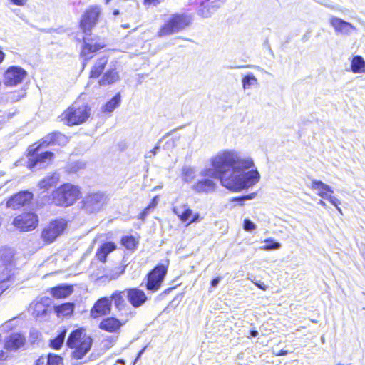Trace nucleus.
Segmentation results:
<instances>
[{
    "label": "nucleus",
    "mask_w": 365,
    "mask_h": 365,
    "mask_svg": "<svg viewBox=\"0 0 365 365\" xmlns=\"http://www.w3.org/2000/svg\"><path fill=\"white\" fill-rule=\"evenodd\" d=\"M211 168L200 171L205 178L219 179L222 186L239 191L251 185V161L235 151H224L211 160Z\"/></svg>",
    "instance_id": "obj_1"
},
{
    "label": "nucleus",
    "mask_w": 365,
    "mask_h": 365,
    "mask_svg": "<svg viewBox=\"0 0 365 365\" xmlns=\"http://www.w3.org/2000/svg\"><path fill=\"white\" fill-rule=\"evenodd\" d=\"M92 339L86 335L83 329H78L69 335L66 344L68 347L74 349L71 356L73 359H81L91 349Z\"/></svg>",
    "instance_id": "obj_2"
},
{
    "label": "nucleus",
    "mask_w": 365,
    "mask_h": 365,
    "mask_svg": "<svg viewBox=\"0 0 365 365\" xmlns=\"http://www.w3.org/2000/svg\"><path fill=\"white\" fill-rule=\"evenodd\" d=\"M78 186L71 183H64L52 192L53 202L60 207H67L73 205L81 196Z\"/></svg>",
    "instance_id": "obj_3"
},
{
    "label": "nucleus",
    "mask_w": 365,
    "mask_h": 365,
    "mask_svg": "<svg viewBox=\"0 0 365 365\" xmlns=\"http://www.w3.org/2000/svg\"><path fill=\"white\" fill-rule=\"evenodd\" d=\"M47 147L46 145L35 143L28 149L29 161L28 166L31 169H41L47 166L52 161L53 153L50 151L39 153L41 148Z\"/></svg>",
    "instance_id": "obj_4"
},
{
    "label": "nucleus",
    "mask_w": 365,
    "mask_h": 365,
    "mask_svg": "<svg viewBox=\"0 0 365 365\" xmlns=\"http://www.w3.org/2000/svg\"><path fill=\"white\" fill-rule=\"evenodd\" d=\"M90 115V110L86 106L72 105L63 113V120L68 125H78L84 123Z\"/></svg>",
    "instance_id": "obj_5"
},
{
    "label": "nucleus",
    "mask_w": 365,
    "mask_h": 365,
    "mask_svg": "<svg viewBox=\"0 0 365 365\" xmlns=\"http://www.w3.org/2000/svg\"><path fill=\"white\" fill-rule=\"evenodd\" d=\"M107 201L108 197L103 192L88 193L82 201L83 208L90 213L96 212L103 208Z\"/></svg>",
    "instance_id": "obj_6"
},
{
    "label": "nucleus",
    "mask_w": 365,
    "mask_h": 365,
    "mask_svg": "<svg viewBox=\"0 0 365 365\" xmlns=\"http://www.w3.org/2000/svg\"><path fill=\"white\" fill-rule=\"evenodd\" d=\"M66 227L67 222L64 219L52 221L43 230L41 238L46 243H51L63 232Z\"/></svg>",
    "instance_id": "obj_7"
},
{
    "label": "nucleus",
    "mask_w": 365,
    "mask_h": 365,
    "mask_svg": "<svg viewBox=\"0 0 365 365\" xmlns=\"http://www.w3.org/2000/svg\"><path fill=\"white\" fill-rule=\"evenodd\" d=\"M105 46V42L100 38L85 35L81 56L84 58V61H88L93 57L94 53Z\"/></svg>",
    "instance_id": "obj_8"
},
{
    "label": "nucleus",
    "mask_w": 365,
    "mask_h": 365,
    "mask_svg": "<svg viewBox=\"0 0 365 365\" xmlns=\"http://www.w3.org/2000/svg\"><path fill=\"white\" fill-rule=\"evenodd\" d=\"M126 297L125 289L121 292L116 291L111 296V301H113L115 308L119 312L120 317H125L130 319L135 315V312L126 303L125 297Z\"/></svg>",
    "instance_id": "obj_9"
},
{
    "label": "nucleus",
    "mask_w": 365,
    "mask_h": 365,
    "mask_svg": "<svg viewBox=\"0 0 365 365\" xmlns=\"http://www.w3.org/2000/svg\"><path fill=\"white\" fill-rule=\"evenodd\" d=\"M100 13L98 6H91L85 11L80 22L81 29L85 35L91 36V30L96 24Z\"/></svg>",
    "instance_id": "obj_10"
},
{
    "label": "nucleus",
    "mask_w": 365,
    "mask_h": 365,
    "mask_svg": "<svg viewBox=\"0 0 365 365\" xmlns=\"http://www.w3.org/2000/svg\"><path fill=\"white\" fill-rule=\"evenodd\" d=\"M167 273V267L158 265L148 275L146 287L148 290L156 292L159 289Z\"/></svg>",
    "instance_id": "obj_11"
},
{
    "label": "nucleus",
    "mask_w": 365,
    "mask_h": 365,
    "mask_svg": "<svg viewBox=\"0 0 365 365\" xmlns=\"http://www.w3.org/2000/svg\"><path fill=\"white\" fill-rule=\"evenodd\" d=\"M310 188L312 190H316L319 196L324 199L328 200L332 205H334L339 211L341 212L338 205L340 204V201L336 197L332 196L333 190L331 188L320 180H312Z\"/></svg>",
    "instance_id": "obj_12"
},
{
    "label": "nucleus",
    "mask_w": 365,
    "mask_h": 365,
    "mask_svg": "<svg viewBox=\"0 0 365 365\" xmlns=\"http://www.w3.org/2000/svg\"><path fill=\"white\" fill-rule=\"evenodd\" d=\"M38 217L32 212H26L16 217L13 225L21 231L32 230L38 225Z\"/></svg>",
    "instance_id": "obj_13"
},
{
    "label": "nucleus",
    "mask_w": 365,
    "mask_h": 365,
    "mask_svg": "<svg viewBox=\"0 0 365 365\" xmlns=\"http://www.w3.org/2000/svg\"><path fill=\"white\" fill-rule=\"evenodd\" d=\"M27 76V72L19 66H10L4 73L6 86H14L21 83Z\"/></svg>",
    "instance_id": "obj_14"
},
{
    "label": "nucleus",
    "mask_w": 365,
    "mask_h": 365,
    "mask_svg": "<svg viewBox=\"0 0 365 365\" xmlns=\"http://www.w3.org/2000/svg\"><path fill=\"white\" fill-rule=\"evenodd\" d=\"M224 1L225 0H200L197 14L204 19L209 18L222 5Z\"/></svg>",
    "instance_id": "obj_15"
},
{
    "label": "nucleus",
    "mask_w": 365,
    "mask_h": 365,
    "mask_svg": "<svg viewBox=\"0 0 365 365\" xmlns=\"http://www.w3.org/2000/svg\"><path fill=\"white\" fill-rule=\"evenodd\" d=\"M178 32L187 28L192 22V16L187 14H173L168 16Z\"/></svg>",
    "instance_id": "obj_16"
},
{
    "label": "nucleus",
    "mask_w": 365,
    "mask_h": 365,
    "mask_svg": "<svg viewBox=\"0 0 365 365\" xmlns=\"http://www.w3.org/2000/svg\"><path fill=\"white\" fill-rule=\"evenodd\" d=\"M33 195L29 191L19 192L12 196L6 202L7 207L17 210L26 205L32 199Z\"/></svg>",
    "instance_id": "obj_17"
},
{
    "label": "nucleus",
    "mask_w": 365,
    "mask_h": 365,
    "mask_svg": "<svg viewBox=\"0 0 365 365\" xmlns=\"http://www.w3.org/2000/svg\"><path fill=\"white\" fill-rule=\"evenodd\" d=\"M111 300L107 297L99 299L93 305L90 312L93 318H98L110 313Z\"/></svg>",
    "instance_id": "obj_18"
},
{
    "label": "nucleus",
    "mask_w": 365,
    "mask_h": 365,
    "mask_svg": "<svg viewBox=\"0 0 365 365\" xmlns=\"http://www.w3.org/2000/svg\"><path fill=\"white\" fill-rule=\"evenodd\" d=\"M125 292L128 302L135 308L142 306L147 300L145 292L139 289H125Z\"/></svg>",
    "instance_id": "obj_19"
},
{
    "label": "nucleus",
    "mask_w": 365,
    "mask_h": 365,
    "mask_svg": "<svg viewBox=\"0 0 365 365\" xmlns=\"http://www.w3.org/2000/svg\"><path fill=\"white\" fill-rule=\"evenodd\" d=\"M128 320L125 317H121L120 319L115 317H108L100 323L99 328L108 332H115Z\"/></svg>",
    "instance_id": "obj_20"
},
{
    "label": "nucleus",
    "mask_w": 365,
    "mask_h": 365,
    "mask_svg": "<svg viewBox=\"0 0 365 365\" xmlns=\"http://www.w3.org/2000/svg\"><path fill=\"white\" fill-rule=\"evenodd\" d=\"M216 188V184L213 180L204 178L198 180L192 186V190L197 193L205 192L208 193L215 191Z\"/></svg>",
    "instance_id": "obj_21"
},
{
    "label": "nucleus",
    "mask_w": 365,
    "mask_h": 365,
    "mask_svg": "<svg viewBox=\"0 0 365 365\" xmlns=\"http://www.w3.org/2000/svg\"><path fill=\"white\" fill-rule=\"evenodd\" d=\"M68 139L64 135L60 133H53L42 138L41 145H46L47 146L56 144L63 145H66Z\"/></svg>",
    "instance_id": "obj_22"
},
{
    "label": "nucleus",
    "mask_w": 365,
    "mask_h": 365,
    "mask_svg": "<svg viewBox=\"0 0 365 365\" xmlns=\"http://www.w3.org/2000/svg\"><path fill=\"white\" fill-rule=\"evenodd\" d=\"M329 22L331 26L338 33H347L354 29L351 24L337 17H331Z\"/></svg>",
    "instance_id": "obj_23"
},
{
    "label": "nucleus",
    "mask_w": 365,
    "mask_h": 365,
    "mask_svg": "<svg viewBox=\"0 0 365 365\" xmlns=\"http://www.w3.org/2000/svg\"><path fill=\"white\" fill-rule=\"evenodd\" d=\"M173 211L182 222L187 221L192 216V210L185 204L173 207Z\"/></svg>",
    "instance_id": "obj_24"
},
{
    "label": "nucleus",
    "mask_w": 365,
    "mask_h": 365,
    "mask_svg": "<svg viewBox=\"0 0 365 365\" xmlns=\"http://www.w3.org/2000/svg\"><path fill=\"white\" fill-rule=\"evenodd\" d=\"M116 248L113 242H108L103 243L96 252V257L101 262H106L107 255Z\"/></svg>",
    "instance_id": "obj_25"
},
{
    "label": "nucleus",
    "mask_w": 365,
    "mask_h": 365,
    "mask_svg": "<svg viewBox=\"0 0 365 365\" xmlns=\"http://www.w3.org/2000/svg\"><path fill=\"white\" fill-rule=\"evenodd\" d=\"M179 33L168 18L165 19L164 24L159 28L156 36L160 38L170 36Z\"/></svg>",
    "instance_id": "obj_26"
},
{
    "label": "nucleus",
    "mask_w": 365,
    "mask_h": 365,
    "mask_svg": "<svg viewBox=\"0 0 365 365\" xmlns=\"http://www.w3.org/2000/svg\"><path fill=\"white\" fill-rule=\"evenodd\" d=\"M25 338L20 334L15 333L10 336L6 341V346L11 350H16L24 344Z\"/></svg>",
    "instance_id": "obj_27"
},
{
    "label": "nucleus",
    "mask_w": 365,
    "mask_h": 365,
    "mask_svg": "<svg viewBox=\"0 0 365 365\" xmlns=\"http://www.w3.org/2000/svg\"><path fill=\"white\" fill-rule=\"evenodd\" d=\"M14 257V251L11 248L4 247L0 250V260L2 265L5 266V269L11 270V262Z\"/></svg>",
    "instance_id": "obj_28"
},
{
    "label": "nucleus",
    "mask_w": 365,
    "mask_h": 365,
    "mask_svg": "<svg viewBox=\"0 0 365 365\" xmlns=\"http://www.w3.org/2000/svg\"><path fill=\"white\" fill-rule=\"evenodd\" d=\"M59 178V174L57 173L49 174L39 182L38 186L41 189H48L56 185Z\"/></svg>",
    "instance_id": "obj_29"
},
{
    "label": "nucleus",
    "mask_w": 365,
    "mask_h": 365,
    "mask_svg": "<svg viewBox=\"0 0 365 365\" xmlns=\"http://www.w3.org/2000/svg\"><path fill=\"white\" fill-rule=\"evenodd\" d=\"M73 292L72 286L61 285L51 289V293L56 298H66Z\"/></svg>",
    "instance_id": "obj_30"
},
{
    "label": "nucleus",
    "mask_w": 365,
    "mask_h": 365,
    "mask_svg": "<svg viewBox=\"0 0 365 365\" xmlns=\"http://www.w3.org/2000/svg\"><path fill=\"white\" fill-rule=\"evenodd\" d=\"M107 63L108 57L106 56H103L97 59L91 71V77L98 78L104 70L105 66L107 64Z\"/></svg>",
    "instance_id": "obj_31"
},
{
    "label": "nucleus",
    "mask_w": 365,
    "mask_h": 365,
    "mask_svg": "<svg viewBox=\"0 0 365 365\" xmlns=\"http://www.w3.org/2000/svg\"><path fill=\"white\" fill-rule=\"evenodd\" d=\"M351 69L354 73H365V61L360 56H354L351 62Z\"/></svg>",
    "instance_id": "obj_32"
},
{
    "label": "nucleus",
    "mask_w": 365,
    "mask_h": 365,
    "mask_svg": "<svg viewBox=\"0 0 365 365\" xmlns=\"http://www.w3.org/2000/svg\"><path fill=\"white\" fill-rule=\"evenodd\" d=\"M119 79L118 72L115 69H110L106 72L103 78L99 81L101 86H106L115 83Z\"/></svg>",
    "instance_id": "obj_33"
},
{
    "label": "nucleus",
    "mask_w": 365,
    "mask_h": 365,
    "mask_svg": "<svg viewBox=\"0 0 365 365\" xmlns=\"http://www.w3.org/2000/svg\"><path fill=\"white\" fill-rule=\"evenodd\" d=\"M120 101V94L117 93L111 100L107 102V103L102 107V111L103 113H112L117 107L119 106Z\"/></svg>",
    "instance_id": "obj_34"
},
{
    "label": "nucleus",
    "mask_w": 365,
    "mask_h": 365,
    "mask_svg": "<svg viewBox=\"0 0 365 365\" xmlns=\"http://www.w3.org/2000/svg\"><path fill=\"white\" fill-rule=\"evenodd\" d=\"M74 309V304L68 302L55 307V312L58 316L66 317L71 315Z\"/></svg>",
    "instance_id": "obj_35"
},
{
    "label": "nucleus",
    "mask_w": 365,
    "mask_h": 365,
    "mask_svg": "<svg viewBox=\"0 0 365 365\" xmlns=\"http://www.w3.org/2000/svg\"><path fill=\"white\" fill-rule=\"evenodd\" d=\"M196 176V172L194 168L190 166H183L182 168V179L183 182L189 183L192 182Z\"/></svg>",
    "instance_id": "obj_36"
},
{
    "label": "nucleus",
    "mask_w": 365,
    "mask_h": 365,
    "mask_svg": "<svg viewBox=\"0 0 365 365\" xmlns=\"http://www.w3.org/2000/svg\"><path fill=\"white\" fill-rule=\"evenodd\" d=\"M31 307L33 309L32 314L35 317H41L46 314L47 307L43 302H36Z\"/></svg>",
    "instance_id": "obj_37"
},
{
    "label": "nucleus",
    "mask_w": 365,
    "mask_h": 365,
    "mask_svg": "<svg viewBox=\"0 0 365 365\" xmlns=\"http://www.w3.org/2000/svg\"><path fill=\"white\" fill-rule=\"evenodd\" d=\"M66 334V331L63 330L56 338L51 340L50 345L55 349H58L61 347Z\"/></svg>",
    "instance_id": "obj_38"
},
{
    "label": "nucleus",
    "mask_w": 365,
    "mask_h": 365,
    "mask_svg": "<svg viewBox=\"0 0 365 365\" xmlns=\"http://www.w3.org/2000/svg\"><path fill=\"white\" fill-rule=\"evenodd\" d=\"M281 247L279 242H276L273 238H267L264 241L263 249L266 250H277Z\"/></svg>",
    "instance_id": "obj_39"
},
{
    "label": "nucleus",
    "mask_w": 365,
    "mask_h": 365,
    "mask_svg": "<svg viewBox=\"0 0 365 365\" xmlns=\"http://www.w3.org/2000/svg\"><path fill=\"white\" fill-rule=\"evenodd\" d=\"M122 244L128 250H133L135 248L137 242L134 237L126 236L122 238Z\"/></svg>",
    "instance_id": "obj_40"
},
{
    "label": "nucleus",
    "mask_w": 365,
    "mask_h": 365,
    "mask_svg": "<svg viewBox=\"0 0 365 365\" xmlns=\"http://www.w3.org/2000/svg\"><path fill=\"white\" fill-rule=\"evenodd\" d=\"M47 365H63L62 358L58 355L49 354Z\"/></svg>",
    "instance_id": "obj_41"
},
{
    "label": "nucleus",
    "mask_w": 365,
    "mask_h": 365,
    "mask_svg": "<svg viewBox=\"0 0 365 365\" xmlns=\"http://www.w3.org/2000/svg\"><path fill=\"white\" fill-rule=\"evenodd\" d=\"M9 274L7 273L5 276H2L0 277V295L4 292V291L6 289V287L4 284L6 280H8L9 278Z\"/></svg>",
    "instance_id": "obj_42"
},
{
    "label": "nucleus",
    "mask_w": 365,
    "mask_h": 365,
    "mask_svg": "<svg viewBox=\"0 0 365 365\" xmlns=\"http://www.w3.org/2000/svg\"><path fill=\"white\" fill-rule=\"evenodd\" d=\"M125 267H126L125 266H122V267H118V271L111 275L110 279H117L119 276L123 274L125 272Z\"/></svg>",
    "instance_id": "obj_43"
},
{
    "label": "nucleus",
    "mask_w": 365,
    "mask_h": 365,
    "mask_svg": "<svg viewBox=\"0 0 365 365\" xmlns=\"http://www.w3.org/2000/svg\"><path fill=\"white\" fill-rule=\"evenodd\" d=\"M13 328V326L11 324V321H8L3 324L1 326H0V331H9L11 330Z\"/></svg>",
    "instance_id": "obj_44"
},
{
    "label": "nucleus",
    "mask_w": 365,
    "mask_h": 365,
    "mask_svg": "<svg viewBox=\"0 0 365 365\" xmlns=\"http://www.w3.org/2000/svg\"><path fill=\"white\" fill-rule=\"evenodd\" d=\"M242 84L244 89H247L250 88V86L251 85V76L247 75L244 77L242 80Z\"/></svg>",
    "instance_id": "obj_45"
},
{
    "label": "nucleus",
    "mask_w": 365,
    "mask_h": 365,
    "mask_svg": "<svg viewBox=\"0 0 365 365\" xmlns=\"http://www.w3.org/2000/svg\"><path fill=\"white\" fill-rule=\"evenodd\" d=\"M80 168L79 163H75L74 165H69L67 167V170L69 173H76Z\"/></svg>",
    "instance_id": "obj_46"
},
{
    "label": "nucleus",
    "mask_w": 365,
    "mask_h": 365,
    "mask_svg": "<svg viewBox=\"0 0 365 365\" xmlns=\"http://www.w3.org/2000/svg\"><path fill=\"white\" fill-rule=\"evenodd\" d=\"M260 175L257 170H252V184L257 182L259 180Z\"/></svg>",
    "instance_id": "obj_47"
},
{
    "label": "nucleus",
    "mask_w": 365,
    "mask_h": 365,
    "mask_svg": "<svg viewBox=\"0 0 365 365\" xmlns=\"http://www.w3.org/2000/svg\"><path fill=\"white\" fill-rule=\"evenodd\" d=\"M151 208V205H148L140 214L139 218L141 220H144V218L147 216L149 212L150 209Z\"/></svg>",
    "instance_id": "obj_48"
},
{
    "label": "nucleus",
    "mask_w": 365,
    "mask_h": 365,
    "mask_svg": "<svg viewBox=\"0 0 365 365\" xmlns=\"http://www.w3.org/2000/svg\"><path fill=\"white\" fill-rule=\"evenodd\" d=\"M9 1L14 5L23 6L27 3L28 0H9Z\"/></svg>",
    "instance_id": "obj_49"
},
{
    "label": "nucleus",
    "mask_w": 365,
    "mask_h": 365,
    "mask_svg": "<svg viewBox=\"0 0 365 365\" xmlns=\"http://www.w3.org/2000/svg\"><path fill=\"white\" fill-rule=\"evenodd\" d=\"M165 146V148H168V149L171 148V147L175 146V140L173 138L169 139L166 142Z\"/></svg>",
    "instance_id": "obj_50"
},
{
    "label": "nucleus",
    "mask_w": 365,
    "mask_h": 365,
    "mask_svg": "<svg viewBox=\"0 0 365 365\" xmlns=\"http://www.w3.org/2000/svg\"><path fill=\"white\" fill-rule=\"evenodd\" d=\"M159 150V146L158 145H156L155 147H154L150 152L149 153H148L145 157L146 158H150L151 157L152 155H155L156 153H157V151Z\"/></svg>",
    "instance_id": "obj_51"
},
{
    "label": "nucleus",
    "mask_w": 365,
    "mask_h": 365,
    "mask_svg": "<svg viewBox=\"0 0 365 365\" xmlns=\"http://www.w3.org/2000/svg\"><path fill=\"white\" fill-rule=\"evenodd\" d=\"M244 229L247 231L251 230V221L249 219H246L244 222Z\"/></svg>",
    "instance_id": "obj_52"
},
{
    "label": "nucleus",
    "mask_w": 365,
    "mask_h": 365,
    "mask_svg": "<svg viewBox=\"0 0 365 365\" xmlns=\"http://www.w3.org/2000/svg\"><path fill=\"white\" fill-rule=\"evenodd\" d=\"M162 0H144V3L148 5H158Z\"/></svg>",
    "instance_id": "obj_53"
},
{
    "label": "nucleus",
    "mask_w": 365,
    "mask_h": 365,
    "mask_svg": "<svg viewBox=\"0 0 365 365\" xmlns=\"http://www.w3.org/2000/svg\"><path fill=\"white\" fill-rule=\"evenodd\" d=\"M275 356H285L288 354V351L284 349H281L278 352L274 353Z\"/></svg>",
    "instance_id": "obj_54"
},
{
    "label": "nucleus",
    "mask_w": 365,
    "mask_h": 365,
    "mask_svg": "<svg viewBox=\"0 0 365 365\" xmlns=\"http://www.w3.org/2000/svg\"><path fill=\"white\" fill-rule=\"evenodd\" d=\"M38 335H39V334L38 331H32L31 332V337L32 338L33 341H34L36 339H37L38 338Z\"/></svg>",
    "instance_id": "obj_55"
},
{
    "label": "nucleus",
    "mask_w": 365,
    "mask_h": 365,
    "mask_svg": "<svg viewBox=\"0 0 365 365\" xmlns=\"http://www.w3.org/2000/svg\"><path fill=\"white\" fill-rule=\"evenodd\" d=\"M219 282H220V278L217 277V278H215V279L212 280L211 285H212V287H215L217 286Z\"/></svg>",
    "instance_id": "obj_56"
},
{
    "label": "nucleus",
    "mask_w": 365,
    "mask_h": 365,
    "mask_svg": "<svg viewBox=\"0 0 365 365\" xmlns=\"http://www.w3.org/2000/svg\"><path fill=\"white\" fill-rule=\"evenodd\" d=\"M7 358V354L3 351H0V362Z\"/></svg>",
    "instance_id": "obj_57"
},
{
    "label": "nucleus",
    "mask_w": 365,
    "mask_h": 365,
    "mask_svg": "<svg viewBox=\"0 0 365 365\" xmlns=\"http://www.w3.org/2000/svg\"><path fill=\"white\" fill-rule=\"evenodd\" d=\"M187 4L189 6L197 5V4L200 5V0H188Z\"/></svg>",
    "instance_id": "obj_58"
},
{
    "label": "nucleus",
    "mask_w": 365,
    "mask_h": 365,
    "mask_svg": "<svg viewBox=\"0 0 365 365\" xmlns=\"http://www.w3.org/2000/svg\"><path fill=\"white\" fill-rule=\"evenodd\" d=\"M249 199H251V196L250 195H246V196H244V197H240V198H235V199H234V200L242 201V200H249Z\"/></svg>",
    "instance_id": "obj_59"
},
{
    "label": "nucleus",
    "mask_w": 365,
    "mask_h": 365,
    "mask_svg": "<svg viewBox=\"0 0 365 365\" xmlns=\"http://www.w3.org/2000/svg\"><path fill=\"white\" fill-rule=\"evenodd\" d=\"M198 218H199V214L198 213L195 214L193 215L192 219L190 220V222L188 223V225H190L192 222H196L198 220Z\"/></svg>",
    "instance_id": "obj_60"
},
{
    "label": "nucleus",
    "mask_w": 365,
    "mask_h": 365,
    "mask_svg": "<svg viewBox=\"0 0 365 365\" xmlns=\"http://www.w3.org/2000/svg\"><path fill=\"white\" fill-rule=\"evenodd\" d=\"M158 203V201H157V197H155L153 200H152V202L149 205H151V208H154L156 205Z\"/></svg>",
    "instance_id": "obj_61"
},
{
    "label": "nucleus",
    "mask_w": 365,
    "mask_h": 365,
    "mask_svg": "<svg viewBox=\"0 0 365 365\" xmlns=\"http://www.w3.org/2000/svg\"><path fill=\"white\" fill-rule=\"evenodd\" d=\"M255 284L259 287L260 289H262V290H266L267 288L268 287L267 285L264 284V283L262 284H259L258 283H255Z\"/></svg>",
    "instance_id": "obj_62"
},
{
    "label": "nucleus",
    "mask_w": 365,
    "mask_h": 365,
    "mask_svg": "<svg viewBox=\"0 0 365 365\" xmlns=\"http://www.w3.org/2000/svg\"><path fill=\"white\" fill-rule=\"evenodd\" d=\"M4 58V54L2 51H0V63L2 62Z\"/></svg>",
    "instance_id": "obj_63"
},
{
    "label": "nucleus",
    "mask_w": 365,
    "mask_h": 365,
    "mask_svg": "<svg viewBox=\"0 0 365 365\" xmlns=\"http://www.w3.org/2000/svg\"><path fill=\"white\" fill-rule=\"evenodd\" d=\"M119 14H120L119 10L115 9L113 11V15L116 16V15H118Z\"/></svg>",
    "instance_id": "obj_64"
}]
</instances>
